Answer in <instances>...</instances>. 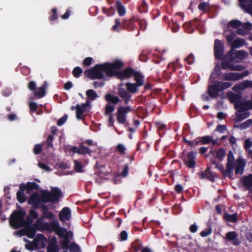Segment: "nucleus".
Segmentation results:
<instances>
[{"label":"nucleus","mask_w":252,"mask_h":252,"mask_svg":"<svg viewBox=\"0 0 252 252\" xmlns=\"http://www.w3.org/2000/svg\"><path fill=\"white\" fill-rule=\"evenodd\" d=\"M123 63L120 61H116L112 63H104L96 65L93 68L84 72L86 76L93 79H101L104 77V74L108 76H114L117 70L121 68Z\"/></svg>","instance_id":"1"},{"label":"nucleus","mask_w":252,"mask_h":252,"mask_svg":"<svg viewBox=\"0 0 252 252\" xmlns=\"http://www.w3.org/2000/svg\"><path fill=\"white\" fill-rule=\"evenodd\" d=\"M58 225V222L48 223L44 221L42 217L37 220L33 225V227L26 226L24 229H21L14 232L15 235L22 236L27 235L29 238H32L34 237L36 230L43 231H52L53 228Z\"/></svg>","instance_id":"2"},{"label":"nucleus","mask_w":252,"mask_h":252,"mask_svg":"<svg viewBox=\"0 0 252 252\" xmlns=\"http://www.w3.org/2000/svg\"><path fill=\"white\" fill-rule=\"evenodd\" d=\"M234 156L232 151H229L227 156L226 169H225L222 164L214 162L216 168L219 170L223 174L228 176L232 173L233 169H235V173L242 174L245 166V162L243 158H239L236 161H234Z\"/></svg>","instance_id":"3"},{"label":"nucleus","mask_w":252,"mask_h":252,"mask_svg":"<svg viewBox=\"0 0 252 252\" xmlns=\"http://www.w3.org/2000/svg\"><path fill=\"white\" fill-rule=\"evenodd\" d=\"M26 214V212L22 210L13 212L9 219V223L11 226L15 229H17L23 226H25V227L29 226L27 224H31L32 220L28 219V221H26L24 218Z\"/></svg>","instance_id":"4"},{"label":"nucleus","mask_w":252,"mask_h":252,"mask_svg":"<svg viewBox=\"0 0 252 252\" xmlns=\"http://www.w3.org/2000/svg\"><path fill=\"white\" fill-rule=\"evenodd\" d=\"M56 234L60 237V243L64 249L68 248L69 244L73 237V234L71 231H68L66 229L60 227L59 222L58 225L53 229Z\"/></svg>","instance_id":"5"},{"label":"nucleus","mask_w":252,"mask_h":252,"mask_svg":"<svg viewBox=\"0 0 252 252\" xmlns=\"http://www.w3.org/2000/svg\"><path fill=\"white\" fill-rule=\"evenodd\" d=\"M63 196L62 190L58 188H52L50 192L47 191L43 192V201L44 202L51 201L53 203H58Z\"/></svg>","instance_id":"6"},{"label":"nucleus","mask_w":252,"mask_h":252,"mask_svg":"<svg viewBox=\"0 0 252 252\" xmlns=\"http://www.w3.org/2000/svg\"><path fill=\"white\" fill-rule=\"evenodd\" d=\"M249 56L248 52L244 50L234 51L230 50L228 54L227 57L230 62L240 63Z\"/></svg>","instance_id":"7"},{"label":"nucleus","mask_w":252,"mask_h":252,"mask_svg":"<svg viewBox=\"0 0 252 252\" xmlns=\"http://www.w3.org/2000/svg\"><path fill=\"white\" fill-rule=\"evenodd\" d=\"M130 106H120L118 108L116 113L117 120L120 124L125 125L126 123V114L131 111Z\"/></svg>","instance_id":"8"},{"label":"nucleus","mask_w":252,"mask_h":252,"mask_svg":"<svg viewBox=\"0 0 252 252\" xmlns=\"http://www.w3.org/2000/svg\"><path fill=\"white\" fill-rule=\"evenodd\" d=\"M249 71L248 70H245L242 73L230 72L224 74L223 79L227 81H235L243 79L244 77L249 74Z\"/></svg>","instance_id":"9"},{"label":"nucleus","mask_w":252,"mask_h":252,"mask_svg":"<svg viewBox=\"0 0 252 252\" xmlns=\"http://www.w3.org/2000/svg\"><path fill=\"white\" fill-rule=\"evenodd\" d=\"M223 45L220 40L216 39L214 44V52L216 58L220 59L222 56Z\"/></svg>","instance_id":"10"},{"label":"nucleus","mask_w":252,"mask_h":252,"mask_svg":"<svg viewBox=\"0 0 252 252\" xmlns=\"http://www.w3.org/2000/svg\"><path fill=\"white\" fill-rule=\"evenodd\" d=\"M34 245L37 249L45 248L47 240L42 234L38 235L33 240Z\"/></svg>","instance_id":"11"},{"label":"nucleus","mask_w":252,"mask_h":252,"mask_svg":"<svg viewBox=\"0 0 252 252\" xmlns=\"http://www.w3.org/2000/svg\"><path fill=\"white\" fill-rule=\"evenodd\" d=\"M71 210L68 207H64L59 215L60 220L63 222L68 220L71 218Z\"/></svg>","instance_id":"12"},{"label":"nucleus","mask_w":252,"mask_h":252,"mask_svg":"<svg viewBox=\"0 0 252 252\" xmlns=\"http://www.w3.org/2000/svg\"><path fill=\"white\" fill-rule=\"evenodd\" d=\"M249 87L252 88V81L247 80L235 85L233 90L235 92H239Z\"/></svg>","instance_id":"13"},{"label":"nucleus","mask_w":252,"mask_h":252,"mask_svg":"<svg viewBox=\"0 0 252 252\" xmlns=\"http://www.w3.org/2000/svg\"><path fill=\"white\" fill-rule=\"evenodd\" d=\"M249 87L252 88V81L247 80L235 85L233 90L235 92H239Z\"/></svg>","instance_id":"14"},{"label":"nucleus","mask_w":252,"mask_h":252,"mask_svg":"<svg viewBox=\"0 0 252 252\" xmlns=\"http://www.w3.org/2000/svg\"><path fill=\"white\" fill-rule=\"evenodd\" d=\"M186 165L189 168H193L195 165V154L189 152L188 154L187 158L184 159Z\"/></svg>","instance_id":"15"},{"label":"nucleus","mask_w":252,"mask_h":252,"mask_svg":"<svg viewBox=\"0 0 252 252\" xmlns=\"http://www.w3.org/2000/svg\"><path fill=\"white\" fill-rule=\"evenodd\" d=\"M41 202H44L43 201V192L41 196L38 194L34 193L30 197L29 200V203L34 206L39 205Z\"/></svg>","instance_id":"16"},{"label":"nucleus","mask_w":252,"mask_h":252,"mask_svg":"<svg viewBox=\"0 0 252 252\" xmlns=\"http://www.w3.org/2000/svg\"><path fill=\"white\" fill-rule=\"evenodd\" d=\"M220 91L219 86L216 84L208 86L207 93L209 96L212 98H216L218 96V93Z\"/></svg>","instance_id":"17"},{"label":"nucleus","mask_w":252,"mask_h":252,"mask_svg":"<svg viewBox=\"0 0 252 252\" xmlns=\"http://www.w3.org/2000/svg\"><path fill=\"white\" fill-rule=\"evenodd\" d=\"M115 107L110 103H107L105 107L104 114L105 115L109 116V125H112L113 124L114 120L111 113L114 111Z\"/></svg>","instance_id":"18"},{"label":"nucleus","mask_w":252,"mask_h":252,"mask_svg":"<svg viewBox=\"0 0 252 252\" xmlns=\"http://www.w3.org/2000/svg\"><path fill=\"white\" fill-rule=\"evenodd\" d=\"M246 0H239V6H240L246 12L252 16V0H249V3L248 5L245 4Z\"/></svg>","instance_id":"19"},{"label":"nucleus","mask_w":252,"mask_h":252,"mask_svg":"<svg viewBox=\"0 0 252 252\" xmlns=\"http://www.w3.org/2000/svg\"><path fill=\"white\" fill-rule=\"evenodd\" d=\"M135 71L129 68L120 72L118 75L120 78L123 79L124 78H129L131 76H133V74L135 73Z\"/></svg>","instance_id":"20"},{"label":"nucleus","mask_w":252,"mask_h":252,"mask_svg":"<svg viewBox=\"0 0 252 252\" xmlns=\"http://www.w3.org/2000/svg\"><path fill=\"white\" fill-rule=\"evenodd\" d=\"M226 238L234 245H238L239 241L237 239V234L235 232L232 231L228 232L226 235Z\"/></svg>","instance_id":"21"},{"label":"nucleus","mask_w":252,"mask_h":252,"mask_svg":"<svg viewBox=\"0 0 252 252\" xmlns=\"http://www.w3.org/2000/svg\"><path fill=\"white\" fill-rule=\"evenodd\" d=\"M244 110H240L238 109V112L236 114L235 119V122H240L242 120L247 118L250 116V113L244 112Z\"/></svg>","instance_id":"22"},{"label":"nucleus","mask_w":252,"mask_h":252,"mask_svg":"<svg viewBox=\"0 0 252 252\" xmlns=\"http://www.w3.org/2000/svg\"><path fill=\"white\" fill-rule=\"evenodd\" d=\"M57 244L56 238H54L50 241L47 247V252H59Z\"/></svg>","instance_id":"23"},{"label":"nucleus","mask_w":252,"mask_h":252,"mask_svg":"<svg viewBox=\"0 0 252 252\" xmlns=\"http://www.w3.org/2000/svg\"><path fill=\"white\" fill-rule=\"evenodd\" d=\"M42 219H48L50 222H54L57 221L59 222L57 219L56 218L53 213L49 211H44L41 215Z\"/></svg>","instance_id":"24"},{"label":"nucleus","mask_w":252,"mask_h":252,"mask_svg":"<svg viewBox=\"0 0 252 252\" xmlns=\"http://www.w3.org/2000/svg\"><path fill=\"white\" fill-rule=\"evenodd\" d=\"M86 108V104H83L81 105H77L75 107V109L76 110V118L78 119H83V114L85 112V110Z\"/></svg>","instance_id":"25"},{"label":"nucleus","mask_w":252,"mask_h":252,"mask_svg":"<svg viewBox=\"0 0 252 252\" xmlns=\"http://www.w3.org/2000/svg\"><path fill=\"white\" fill-rule=\"evenodd\" d=\"M199 176L202 179L207 178L212 181L215 180V175L209 169H206L204 172L200 173Z\"/></svg>","instance_id":"26"},{"label":"nucleus","mask_w":252,"mask_h":252,"mask_svg":"<svg viewBox=\"0 0 252 252\" xmlns=\"http://www.w3.org/2000/svg\"><path fill=\"white\" fill-rule=\"evenodd\" d=\"M246 41L243 39H237L234 40L231 44V50H233L235 48H238L245 44Z\"/></svg>","instance_id":"27"},{"label":"nucleus","mask_w":252,"mask_h":252,"mask_svg":"<svg viewBox=\"0 0 252 252\" xmlns=\"http://www.w3.org/2000/svg\"><path fill=\"white\" fill-rule=\"evenodd\" d=\"M105 98L106 101L113 103L114 104H117L120 101V99L118 96L109 94H107Z\"/></svg>","instance_id":"28"},{"label":"nucleus","mask_w":252,"mask_h":252,"mask_svg":"<svg viewBox=\"0 0 252 252\" xmlns=\"http://www.w3.org/2000/svg\"><path fill=\"white\" fill-rule=\"evenodd\" d=\"M133 76L136 82L135 84L137 85L138 87L141 86L144 84L143 76L140 73L135 71V73L133 74Z\"/></svg>","instance_id":"29"},{"label":"nucleus","mask_w":252,"mask_h":252,"mask_svg":"<svg viewBox=\"0 0 252 252\" xmlns=\"http://www.w3.org/2000/svg\"><path fill=\"white\" fill-rule=\"evenodd\" d=\"M241 95L240 94H232L229 96V99L231 102L235 103V107L236 108V105L238 103H241L240 101Z\"/></svg>","instance_id":"30"},{"label":"nucleus","mask_w":252,"mask_h":252,"mask_svg":"<svg viewBox=\"0 0 252 252\" xmlns=\"http://www.w3.org/2000/svg\"><path fill=\"white\" fill-rule=\"evenodd\" d=\"M35 187V183H28L27 185L21 184L19 188L21 190H25V189H27V192H29L31 189H34Z\"/></svg>","instance_id":"31"},{"label":"nucleus","mask_w":252,"mask_h":252,"mask_svg":"<svg viewBox=\"0 0 252 252\" xmlns=\"http://www.w3.org/2000/svg\"><path fill=\"white\" fill-rule=\"evenodd\" d=\"M116 7L118 14L120 16L125 15L126 14L125 8L120 1H117L116 2Z\"/></svg>","instance_id":"32"},{"label":"nucleus","mask_w":252,"mask_h":252,"mask_svg":"<svg viewBox=\"0 0 252 252\" xmlns=\"http://www.w3.org/2000/svg\"><path fill=\"white\" fill-rule=\"evenodd\" d=\"M97 174L101 178L105 179L108 174V172L106 170L105 167L102 165L98 167Z\"/></svg>","instance_id":"33"},{"label":"nucleus","mask_w":252,"mask_h":252,"mask_svg":"<svg viewBox=\"0 0 252 252\" xmlns=\"http://www.w3.org/2000/svg\"><path fill=\"white\" fill-rule=\"evenodd\" d=\"M126 89L129 93H135L138 90V85L135 83H127L126 84Z\"/></svg>","instance_id":"34"},{"label":"nucleus","mask_w":252,"mask_h":252,"mask_svg":"<svg viewBox=\"0 0 252 252\" xmlns=\"http://www.w3.org/2000/svg\"><path fill=\"white\" fill-rule=\"evenodd\" d=\"M86 95L91 100H94L97 97L96 93L92 89L88 90L86 91Z\"/></svg>","instance_id":"35"},{"label":"nucleus","mask_w":252,"mask_h":252,"mask_svg":"<svg viewBox=\"0 0 252 252\" xmlns=\"http://www.w3.org/2000/svg\"><path fill=\"white\" fill-rule=\"evenodd\" d=\"M35 95L38 98L43 97L46 94V90L43 87H39L34 93Z\"/></svg>","instance_id":"36"},{"label":"nucleus","mask_w":252,"mask_h":252,"mask_svg":"<svg viewBox=\"0 0 252 252\" xmlns=\"http://www.w3.org/2000/svg\"><path fill=\"white\" fill-rule=\"evenodd\" d=\"M74 168L76 171H77V172H83L84 171V170L83 169V165H82L80 161L77 160H75L74 161Z\"/></svg>","instance_id":"37"},{"label":"nucleus","mask_w":252,"mask_h":252,"mask_svg":"<svg viewBox=\"0 0 252 252\" xmlns=\"http://www.w3.org/2000/svg\"><path fill=\"white\" fill-rule=\"evenodd\" d=\"M241 22L237 20H234L230 21L228 24V27H231L234 28H239V27H241Z\"/></svg>","instance_id":"38"},{"label":"nucleus","mask_w":252,"mask_h":252,"mask_svg":"<svg viewBox=\"0 0 252 252\" xmlns=\"http://www.w3.org/2000/svg\"><path fill=\"white\" fill-rule=\"evenodd\" d=\"M220 91L226 89L232 85L229 82H217Z\"/></svg>","instance_id":"39"},{"label":"nucleus","mask_w":252,"mask_h":252,"mask_svg":"<svg viewBox=\"0 0 252 252\" xmlns=\"http://www.w3.org/2000/svg\"><path fill=\"white\" fill-rule=\"evenodd\" d=\"M224 218L228 221L235 222L237 219V215L236 214H233L232 215L225 214L224 215Z\"/></svg>","instance_id":"40"},{"label":"nucleus","mask_w":252,"mask_h":252,"mask_svg":"<svg viewBox=\"0 0 252 252\" xmlns=\"http://www.w3.org/2000/svg\"><path fill=\"white\" fill-rule=\"evenodd\" d=\"M118 93L120 96L122 98L126 97L129 95L128 93L124 88H122L121 87H120L118 89Z\"/></svg>","instance_id":"41"},{"label":"nucleus","mask_w":252,"mask_h":252,"mask_svg":"<svg viewBox=\"0 0 252 252\" xmlns=\"http://www.w3.org/2000/svg\"><path fill=\"white\" fill-rule=\"evenodd\" d=\"M24 190L20 189V190L17 193V199L21 203L24 202L25 201V197L23 193Z\"/></svg>","instance_id":"42"},{"label":"nucleus","mask_w":252,"mask_h":252,"mask_svg":"<svg viewBox=\"0 0 252 252\" xmlns=\"http://www.w3.org/2000/svg\"><path fill=\"white\" fill-rule=\"evenodd\" d=\"M91 151L90 149L83 145L79 146V154H90Z\"/></svg>","instance_id":"43"},{"label":"nucleus","mask_w":252,"mask_h":252,"mask_svg":"<svg viewBox=\"0 0 252 252\" xmlns=\"http://www.w3.org/2000/svg\"><path fill=\"white\" fill-rule=\"evenodd\" d=\"M82 73V69L79 67H76L74 68L72 73L75 77L78 78Z\"/></svg>","instance_id":"44"},{"label":"nucleus","mask_w":252,"mask_h":252,"mask_svg":"<svg viewBox=\"0 0 252 252\" xmlns=\"http://www.w3.org/2000/svg\"><path fill=\"white\" fill-rule=\"evenodd\" d=\"M224 155H225V151L223 149H220L217 151V153H216V157L218 158H219L220 159H221L222 158H223Z\"/></svg>","instance_id":"45"},{"label":"nucleus","mask_w":252,"mask_h":252,"mask_svg":"<svg viewBox=\"0 0 252 252\" xmlns=\"http://www.w3.org/2000/svg\"><path fill=\"white\" fill-rule=\"evenodd\" d=\"M229 69L231 70L240 71L244 69V67L240 65L229 66Z\"/></svg>","instance_id":"46"},{"label":"nucleus","mask_w":252,"mask_h":252,"mask_svg":"<svg viewBox=\"0 0 252 252\" xmlns=\"http://www.w3.org/2000/svg\"><path fill=\"white\" fill-rule=\"evenodd\" d=\"M69 249L71 252H79V247L74 243L71 244L69 246Z\"/></svg>","instance_id":"47"},{"label":"nucleus","mask_w":252,"mask_h":252,"mask_svg":"<svg viewBox=\"0 0 252 252\" xmlns=\"http://www.w3.org/2000/svg\"><path fill=\"white\" fill-rule=\"evenodd\" d=\"M235 33L232 32L230 34H228L226 36V40L228 43H232L233 42L234 38H235Z\"/></svg>","instance_id":"48"},{"label":"nucleus","mask_w":252,"mask_h":252,"mask_svg":"<svg viewBox=\"0 0 252 252\" xmlns=\"http://www.w3.org/2000/svg\"><path fill=\"white\" fill-rule=\"evenodd\" d=\"M212 230L211 228H207L206 229L203 230L200 233L202 237H206L211 233Z\"/></svg>","instance_id":"49"},{"label":"nucleus","mask_w":252,"mask_h":252,"mask_svg":"<svg viewBox=\"0 0 252 252\" xmlns=\"http://www.w3.org/2000/svg\"><path fill=\"white\" fill-rule=\"evenodd\" d=\"M241 27L243 28L245 30H251L252 29V24L250 23H241Z\"/></svg>","instance_id":"50"},{"label":"nucleus","mask_w":252,"mask_h":252,"mask_svg":"<svg viewBox=\"0 0 252 252\" xmlns=\"http://www.w3.org/2000/svg\"><path fill=\"white\" fill-rule=\"evenodd\" d=\"M42 150V146L40 144H36L33 148V153L37 155L40 153Z\"/></svg>","instance_id":"51"},{"label":"nucleus","mask_w":252,"mask_h":252,"mask_svg":"<svg viewBox=\"0 0 252 252\" xmlns=\"http://www.w3.org/2000/svg\"><path fill=\"white\" fill-rule=\"evenodd\" d=\"M67 115H65L63 117H62L61 119H60L57 123V125L59 126H61L63 125L65 122L66 121L67 119Z\"/></svg>","instance_id":"52"},{"label":"nucleus","mask_w":252,"mask_h":252,"mask_svg":"<svg viewBox=\"0 0 252 252\" xmlns=\"http://www.w3.org/2000/svg\"><path fill=\"white\" fill-rule=\"evenodd\" d=\"M25 247L27 249L30 251H32L35 249H37L34 245V241L32 243H29L25 245Z\"/></svg>","instance_id":"53"},{"label":"nucleus","mask_w":252,"mask_h":252,"mask_svg":"<svg viewBox=\"0 0 252 252\" xmlns=\"http://www.w3.org/2000/svg\"><path fill=\"white\" fill-rule=\"evenodd\" d=\"M212 140L211 137L210 136H204L201 138V143L203 144H208L210 143Z\"/></svg>","instance_id":"54"},{"label":"nucleus","mask_w":252,"mask_h":252,"mask_svg":"<svg viewBox=\"0 0 252 252\" xmlns=\"http://www.w3.org/2000/svg\"><path fill=\"white\" fill-rule=\"evenodd\" d=\"M29 107L31 111L34 112L37 108V105L34 102H31L29 104Z\"/></svg>","instance_id":"55"},{"label":"nucleus","mask_w":252,"mask_h":252,"mask_svg":"<svg viewBox=\"0 0 252 252\" xmlns=\"http://www.w3.org/2000/svg\"><path fill=\"white\" fill-rule=\"evenodd\" d=\"M38 166L43 170L47 171H49L51 170L50 168L47 166V165L42 162L38 163Z\"/></svg>","instance_id":"56"},{"label":"nucleus","mask_w":252,"mask_h":252,"mask_svg":"<svg viewBox=\"0 0 252 252\" xmlns=\"http://www.w3.org/2000/svg\"><path fill=\"white\" fill-rule=\"evenodd\" d=\"M93 59L91 57H88L85 58L83 61V64L85 66L90 65L92 62Z\"/></svg>","instance_id":"57"},{"label":"nucleus","mask_w":252,"mask_h":252,"mask_svg":"<svg viewBox=\"0 0 252 252\" xmlns=\"http://www.w3.org/2000/svg\"><path fill=\"white\" fill-rule=\"evenodd\" d=\"M208 7V4L206 2H202L198 5V8L202 11H204Z\"/></svg>","instance_id":"58"},{"label":"nucleus","mask_w":252,"mask_h":252,"mask_svg":"<svg viewBox=\"0 0 252 252\" xmlns=\"http://www.w3.org/2000/svg\"><path fill=\"white\" fill-rule=\"evenodd\" d=\"M252 146V141L250 139H246L245 141V148L249 149Z\"/></svg>","instance_id":"59"},{"label":"nucleus","mask_w":252,"mask_h":252,"mask_svg":"<svg viewBox=\"0 0 252 252\" xmlns=\"http://www.w3.org/2000/svg\"><path fill=\"white\" fill-rule=\"evenodd\" d=\"M127 234L126 231H123L120 234V239L121 241H125L127 239Z\"/></svg>","instance_id":"60"},{"label":"nucleus","mask_w":252,"mask_h":252,"mask_svg":"<svg viewBox=\"0 0 252 252\" xmlns=\"http://www.w3.org/2000/svg\"><path fill=\"white\" fill-rule=\"evenodd\" d=\"M121 23L119 19L115 20V24L112 27V29L113 31H116L118 28L120 26Z\"/></svg>","instance_id":"61"},{"label":"nucleus","mask_w":252,"mask_h":252,"mask_svg":"<svg viewBox=\"0 0 252 252\" xmlns=\"http://www.w3.org/2000/svg\"><path fill=\"white\" fill-rule=\"evenodd\" d=\"M117 150L120 153L123 154L125 153L126 148L125 146L122 144H119L117 146Z\"/></svg>","instance_id":"62"},{"label":"nucleus","mask_w":252,"mask_h":252,"mask_svg":"<svg viewBox=\"0 0 252 252\" xmlns=\"http://www.w3.org/2000/svg\"><path fill=\"white\" fill-rule=\"evenodd\" d=\"M186 61L189 63L191 64L194 62L193 56L192 54L189 55L187 58L186 59Z\"/></svg>","instance_id":"63"},{"label":"nucleus","mask_w":252,"mask_h":252,"mask_svg":"<svg viewBox=\"0 0 252 252\" xmlns=\"http://www.w3.org/2000/svg\"><path fill=\"white\" fill-rule=\"evenodd\" d=\"M35 83L33 81H31L29 83L28 87L30 90L33 91L35 89Z\"/></svg>","instance_id":"64"}]
</instances>
